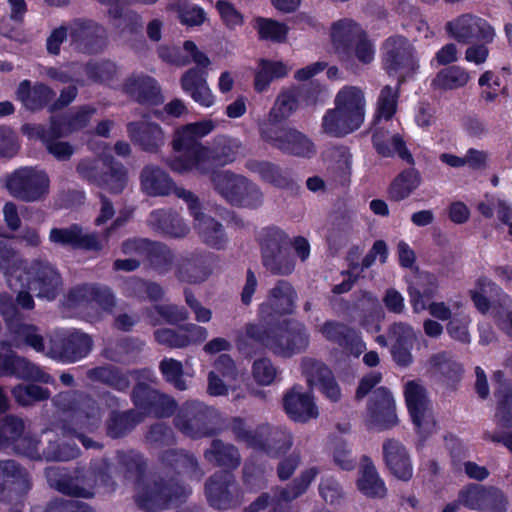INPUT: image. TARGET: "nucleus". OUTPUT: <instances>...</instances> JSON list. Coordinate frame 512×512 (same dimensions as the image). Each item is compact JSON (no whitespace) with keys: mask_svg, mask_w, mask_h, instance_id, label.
Wrapping results in <instances>:
<instances>
[{"mask_svg":"<svg viewBox=\"0 0 512 512\" xmlns=\"http://www.w3.org/2000/svg\"><path fill=\"white\" fill-rule=\"evenodd\" d=\"M118 460L129 477L136 479L135 499L141 508L149 511L165 509L187 499L189 489L174 483L172 479L166 480L156 475L150 480H143L146 463L139 453L121 452L118 454Z\"/></svg>","mask_w":512,"mask_h":512,"instance_id":"nucleus-1","label":"nucleus"},{"mask_svg":"<svg viewBox=\"0 0 512 512\" xmlns=\"http://www.w3.org/2000/svg\"><path fill=\"white\" fill-rule=\"evenodd\" d=\"M53 403L59 409L70 412L68 423L61 427L65 437L79 439L86 449H101L102 445L83 434L94 432L101 423V409L89 395L79 391H66L57 394Z\"/></svg>","mask_w":512,"mask_h":512,"instance_id":"nucleus-2","label":"nucleus"},{"mask_svg":"<svg viewBox=\"0 0 512 512\" xmlns=\"http://www.w3.org/2000/svg\"><path fill=\"white\" fill-rule=\"evenodd\" d=\"M335 107L324 116L325 130L336 136H343L360 128L365 120V92L358 86L346 85L336 94Z\"/></svg>","mask_w":512,"mask_h":512,"instance_id":"nucleus-3","label":"nucleus"},{"mask_svg":"<svg viewBox=\"0 0 512 512\" xmlns=\"http://www.w3.org/2000/svg\"><path fill=\"white\" fill-rule=\"evenodd\" d=\"M216 128L213 120H203L190 123L175 132L172 141L173 149L183 152V157H176L169 161V167L176 172L183 173L192 169L199 172V164L202 162L200 150H206L199 139L208 135Z\"/></svg>","mask_w":512,"mask_h":512,"instance_id":"nucleus-4","label":"nucleus"},{"mask_svg":"<svg viewBox=\"0 0 512 512\" xmlns=\"http://www.w3.org/2000/svg\"><path fill=\"white\" fill-rule=\"evenodd\" d=\"M261 263L272 275L288 276L295 270L291 238L277 227L264 228L259 237Z\"/></svg>","mask_w":512,"mask_h":512,"instance_id":"nucleus-5","label":"nucleus"},{"mask_svg":"<svg viewBox=\"0 0 512 512\" xmlns=\"http://www.w3.org/2000/svg\"><path fill=\"white\" fill-rule=\"evenodd\" d=\"M49 177L32 167L20 168L6 176L5 186L9 193L24 202H36L49 193Z\"/></svg>","mask_w":512,"mask_h":512,"instance_id":"nucleus-6","label":"nucleus"},{"mask_svg":"<svg viewBox=\"0 0 512 512\" xmlns=\"http://www.w3.org/2000/svg\"><path fill=\"white\" fill-rule=\"evenodd\" d=\"M404 396L420 441L424 442L437 430L426 389L417 381H409L405 385Z\"/></svg>","mask_w":512,"mask_h":512,"instance_id":"nucleus-7","label":"nucleus"},{"mask_svg":"<svg viewBox=\"0 0 512 512\" xmlns=\"http://www.w3.org/2000/svg\"><path fill=\"white\" fill-rule=\"evenodd\" d=\"M93 349L92 337L84 332H55L49 339L46 356L63 363H75L89 355Z\"/></svg>","mask_w":512,"mask_h":512,"instance_id":"nucleus-8","label":"nucleus"},{"mask_svg":"<svg viewBox=\"0 0 512 512\" xmlns=\"http://www.w3.org/2000/svg\"><path fill=\"white\" fill-rule=\"evenodd\" d=\"M21 265L26 272L24 278L31 291L36 292L38 298L53 300L62 289V277L58 269L48 260L34 259L30 264L13 263Z\"/></svg>","mask_w":512,"mask_h":512,"instance_id":"nucleus-9","label":"nucleus"},{"mask_svg":"<svg viewBox=\"0 0 512 512\" xmlns=\"http://www.w3.org/2000/svg\"><path fill=\"white\" fill-rule=\"evenodd\" d=\"M214 409L198 401H188L179 409L174 422L175 426L191 438L211 436L215 433L213 420Z\"/></svg>","mask_w":512,"mask_h":512,"instance_id":"nucleus-10","label":"nucleus"},{"mask_svg":"<svg viewBox=\"0 0 512 512\" xmlns=\"http://www.w3.org/2000/svg\"><path fill=\"white\" fill-rule=\"evenodd\" d=\"M259 135L263 141L287 154L310 157L316 152L314 144L303 133L285 124L262 129Z\"/></svg>","mask_w":512,"mask_h":512,"instance_id":"nucleus-11","label":"nucleus"},{"mask_svg":"<svg viewBox=\"0 0 512 512\" xmlns=\"http://www.w3.org/2000/svg\"><path fill=\"white\" fill-rule=\"evenodd\" d=\"M297 300V292L286 280H278L268 290L267 297L258 307V318L265 324H271L278 317L293 312Z\"/></svg>","mask_w":512,"mask_h":512,"instance_id":"nucleus-12","label":"nucleus"},{"mask_svg":"<svg viewBox=\"0 0 512 512\" xmlns=\"http://www.w3.org/2000/svg\"><path fill=\"white\" fill-rule=\"evenodd\" d=\"M106 30L99 23L87 18H76L69 23V41L73 50L93 54L106 44Z\"/></svg>","mask_w":512,"mask_h":512,"instance_id":"nucleus-13","label":"nucleus"},{"mask_svg":"<svg viewBox=\"0 0 512 512\" xmlns=\"http://www.w3.org/2000/svg\"><path fill=\"white\" fill-rule=\"evenodd\" d=\"M272 338L268 342V349L275 354L290 357L299 353L308 345V336L304 327L294 320L277 322L271 327Z\"/></svg>","mask_w":512,"mask_h":512,"instance_id":"nucleus-14","label":"nucleus"},{"mask_svg":"<svg viewBox=\"0 0 512 512\" xmlns=\"http://www.w3.org/2000/svg\"><path fill=\"white\" fill-rule=\"evenodd\" d=\"M32 487L27 471L13 460L0 461V503H19Z\"/></svg>","mask_w":512,"mask_h":512,"instance_id":"nucleus-15","label":"nucleus"},{"mask_svg":"<svg viewBox=\"0 0 512 512\" xmlns=\"http://www.w3.org/2000/svg\"><path fill=\"white\" fill-rule=\"evenodd\" d=\"M243 150V143L235 137L218 135L214 138L212 146L200 150L202 162L199 164V173L208 174L215 171V166H226L236 161Z\"/></svg>","mask_w":512,"mask_h":512,"instance_id":"nucleus-16","label":"nucleus"},{"mask_svg":"<svg viewBox=\"0 0 512 512\" xmlns=\"http://www.w3.org/2000/svg\"><path fill=\"white\" fill-rule=\"evenodd\" d=\"M26 129L30 137L42 141L48 152L58 160L65 161L73 155L74 149L70 143L58 140L67 136L68 133L64 131L62 123L56 117L51 118L48 126L36 125Z\"/></svg>","mask_w":512,"mask_h":512,"instance_id":"nucleus-17","label":"nucleus"},{"mask_svg":"<svg viewBox=\"0 0 512 512\" xmlns=\"http://www.w3.org/2000/svg\"><path fill=\"white\" fill-rule=\"evenodd\" d=\"M49 241L55 245L88 251H100L104 247L103 241L96 233L88 232L78 224L64 228H52L49 233Z\"/></svg>","mask_w":512,"mask_h":512,"instance_id":"nucleus-18","label":"nucleus"},{"mask_svg":"<svg viewBox=\"0 0 512 512\" xmlns=\"http://www.w3.org/2000/svg\"><path fill=\"white\" fill-rule=\"evenodd\" d=\"M68 300L75 307L89 308L98 306L105 312H112L116 299L109 287L97 284H85L73 288L68 294Z\"/></svg>","mask_w":512,"mask_h":512,"instance_id":"nucleus-19","label":"nucleus"},{"mask_svg":"<svg viewBox=\"0 0 512 512\" xmlns=\"http://www.w3.org/2000/svg\"><path fill=\"white\" fill-rule=\"evenodd\" d=\"M161 463L163 465L164 471L158 476L164 477L166 480L172 479L174 483H178L183 486V484L179 483L174 477L169 476L170 471H177L178 473L187 474L190 478L200 481L204 476V471L201 469L197 458L188 452L183 450L176 451L173 449L166 450L161 454ZM185 487V485H184ZM189 489L191 494V489Z\"/></svg>","mask_w":512,"mask_h":512,"instance_id":"nucleus-20","label":"nucleus"},{"mask_svg":"<svg viewBox=\"0 0 512 512\" xmlns=\"http://www.w3.org/2000/svg\"><path fill=\"white\" fill-rule=\"evenodd\" d=\"M447 29L456 40L463 43L474 38L491 42L495 35L493 28L486 20L471 14L461 15L449 22Z\"/></svg>","mask_w":512,"mask_h":512,"instance_id":"nucleus-21","label":"nucleus"},{"mask_svg":"<svg viewBox=\"0 0 512 512\" xmlns=\"http://www.w3.org/2000/svg\"><path fill=\"white\" fill-rule=\"evenodd\" d=\"M366 421L370 427L378 430L387 429L397 424L395 402L387 389L381 387L374 391Z\"/></svg>","mask_w":512,"mask_h":512,"instance_id":"nucleus-22","label":"nucleus"},{"mask_svg":"<svg viewBox=\"0 0 512 512\" xmlns=\"http://www.w3.org/2000/svg\"><path fill=\"white\" fill-rule=\"evenodd\" d=\"M383 63L389 74H399L402 71H409L414 66L412 49L407 40L403 37H391L386 40L383 46Z\"/></svg>","mask_w":512,"mask_h":512,"instance_id":"nucleus-23","label":"nucleus"},{"mask_svg":"<svg viewBox=\"0 0 512 512\" xmlns=\"http://www.w3.org/2000/svg\"><path fill=\"white\" fill-rule=\"evenodd\" d=\"M298 109V88L291 86L281 90L267 116L258 122V130L284 125Z\"/></svg>","mask_w":512,"mask_h":512,"instance_id":"nucleus-24","label":"nucleus"},{"mask_svg":"<svg viewBox=\"0 0 512 512\" xmlns=\"http://www.w3.org/2000/svg\"><path fill=\"white\" fill-rule=\"evenodd\" d=\"M127 133L135 145L149 153L159 152L166 141L164 131L154 122H130L127 125Z\"/></svg>","mask_w":512,"mask_h":512,"instance_id":"nucleus-25","label":"nucleus"},{"mask_svg":"<svg viewBox=\"0 0 512 512\" xmlns=\"http://www.w3.org/2000/svg\"><path fill=\"white\" fill-rule=\"evenodd\" d=\"M283 405L288 416L296 422L305 423L318 416L314 396L310 392H302L296 386L285 394Z\"/></svg>","mask_w":512,"mask_h":512,"instance_id":"nucleus-26","label":"nucleus"},{"mask_svg":"<svg viewBox=\"0 0 512 512\" xmlns=\"http://www.w3.org/2000/svg\"><path fill=\"white\" fill-rule=\"evenodd\" d=\"M234 486V476L226 471H218L210 476L205 482V494L211 506L217 509L231 507Z\"/></svg>","mask_w":512,"mask_h":512,"instance_id":"nucleus-27","label":"nucleus"},{"mask_svg":"<svg viewBox=\"0 0 512 512\" xmlns=\"http://www.w3.org/2000/svg\"><path fill=\"white\" fill-rule=\"evenodd\" d=\"M147 225L153 231L170 238H184L190 231L184 219L170 209L152 211L148 216Z\"/></svg>","mask_w":512,"mask_h":512,"instance_id":"nucleus-28","label":"nucleus"},{"mask_svg":"<svg viewBox=\"0 0 512 512\" xmlns=\"http://www.w3.org/2000/svg\"><path fill=\"white\" fill-rule=\"evenodd\" d=\"M469 294L475 308L482 314H486L495 302L501 306H508L511 302L509 296L486 277L478 278Z\"/></svg>","mask_w":512,"mask_h":512,"instance_id":"nucleus-29","label":"nucleus"},{"mask_svg":"<svg viewBox=\"0 0 512 512\" xmlns=\"http://www.w3.org/2000/svg\"><path fill=\"white\" fill-rule=\"evenodd\" d=\"M45 476L49 486L62 494L91 498V483L90 480H83L85 485L78 486L75 484L74 475L66 468L61 467H48L45 469Z\"/></svg>","mask_w":512,"mask_h":512,"instance_id":"nucleus-30","label":"nucleus"},{"mask_svg":"<svg viewBox=\"0 0 512 512\" xmlns=\"http://www.w3.org/2000/svg\"><path fill=\"white\" fill-rule=\"evenodd\" d=\"M211 273L208 257L200 252L183 256L176 266V277L186 283L197 284L205 281Z\"/></svg>","mask_w":512,"mask_h":512,"instance_id":"nucleus-31","label":"nucleus"},{"mask_svg":"<svg viewBox=\"0 0 512 512\" xmlns=\"http://www.w3.org/2000/svg\"><path fill=\"white\" fill-rule=\"evenodd\" d=\"M181 88L198 104L210 107L214 96L207 83V72L199 68L188 69L180 79Z\"/></svg>","mask_w":512,"mask_h":512,"instance_id":"nucleus-32","label":"nucleus"},{"mask_svg":"<svg viewBox=\"0 0 512 512\" xmlns=\"http://www.w3.org/2000/svg\"><path fill=\"white\" fill-rule=\"evenodd\" d=\"M439 290L438 278L428 272H420L415 281L409 284V302L415 313L426 310L427 302L434 298Z\"/></svg>","mask_w":512,"mask_h":512,"instance_id":"nucleus-33","label":"nucleus"},{"mask_svg":"<svg viewBox=\"0 0 512 512\" xmlns=\"http://www.w3.org/2000/svg\"><path fill=\"white\" fill-rule=\"evenodd\" d=\"M31 448L26 452L31 459H42L46 461H69L79 456L80 450L75 444L66 443L58 439H48L47 445L40 452V442L30 440Z\"/></svg>","mask_w":512,"mask_h":512,"instance_id":"nucleus-34","label":"nucleus"},{"mask_svg":"<svg viewBox=\"0 0 512 512\" xmlns=\"http://www.w3.org/2000/svg\"><path fill=\"white\" fill-rule=\"evenodd\" d=\"M363 28L351 19H343L332 25L330 37L336 51L350 56L355 42L364 35Z\"/></svg>","mask_w":512,"mask_h":512,"instance_id":"nucleus-35","label":"nucleus"},{"mask_svg":"<svg viewBox=\"0 0 512 512\" xmlns=\"http://www.w3.org/2000/svg\"><path fill=\"white\" fill-rule=\"evenodd\" d=\"M123 90L139 103L155 104L160 97L156 80L142 73L129 76L123 84Z\"/></svg>","mask_w":512,"mask_h":512,"instance_id":"nucleus-36","label":"nucleus"},{"mask_svg":"<svg viewBox=\"0 0 512 512\" xmlns=\"http://www.w3.org/2000/svg\"><path fill=\"white\" fill-rule=\"evenodd\" d=\"M140 185L144 193L149 196H167L173 190V182L169 175L161 168L149 164L140 172Z\"/></svg>","mask_w":512,"mask_h":512,"instance_id":"nucleus-37","label":"nucleus"},{"mask_svg":"<svg viewBox=\"0 0 512 512\" xmlns=\"http://www.w3.org/2000/svg\"><path fill=\"white\" fill-rule=\"evenodd\" d=\"M383 453L386 465L392 474L401 480H408L412 476V465L406 449L396 440H388L383 444Z\"/></svg>","mask_w":512,"mask_h":512,"instance_id":"nucleus-38","label":"nucleus"},{"mask_svg":"<svg viewBox=\"0 0 512 512\" xmlns=\"http://www.w3.org/2000/svg\"><path fill=\"white\" fill-rule=\"evenodd\" d=\"M8 331L16 347L25 345L36 352L46 354L44 338L37 326L27 323L20 318L9 322Z\"/></svg>","mask_w":512,"mask_h":512,"instance_id":"nucleus-39","label":"nucleus"},{"mask_svg":"<svg viewBox=\"0 0 512 512\" xmlns=\"http://www.w3.org/2000/svg\"><path fill=\"white\" fill-rule=\"evenodd\" d=\"M17 99L31 111L42 109L55 97V92L42 83H36L31 87L29 80L20 82L16 91Z\"/></svg>","mask_w":512,"mask_h":512,"instance_id":"nucleus-40","label":"nucleus"},{"mask_svg":"<svg viewBox=\"0 0 512 512\" xmlns=\"http://www.w3.org/2000/svg\"><path fill=\"white\" fill-rule=\"evenodd\" d=\"M203 456L210 464L226 469L234 470L241 464L239 450L234 445L220 439H214L210 447L204 451Z\"/></svg>","mask_w":512,"mask_h":512,"instance_id":"nucleus-41","label":"nucleus"},{"mask_svg":"<svg viewBox=\"0 0 512 512\" xmlns=\"http://www.w3.org/2000/svg\"><path fill=\"white\" fill-rule=\"evenodd\" d=\"M194 227L202 241L214 248H222L227 239L223 225L203 212L195 213Z\"/></svg>","mask_w":512,"mask_h":512,"instance_id":"nucleus-42","label":"nucleus"},{"mask_svg":"<svg viewBox=\"0 0 512 512\" xmlns=\"http://www.w3.org/2000/svg\"><path fill=\"white\" fill-rule=\"evenodd\" d=\"M143 420L144 413L136 409L123 412L112 411L106 421V434L111 438L123 437Z\"/></svg>","mask_w":512,"mask_h":512,"instance_id":"nucleus-43","label":"nucleus"},{"mask_svg":"<svg viewBox=\"0 0 512 512\" xmlns=\"http://www.w3.org/2000/svg\"><path fill=\"white\" fill-rule=\"evenodd\" d=\"M75 484L78 486L85 485L84 481L81 480H90L91 483V497L94 496V488L98 485L103 486H112V477H111V465L105 459H100L91 463V466L88 470L77 468L73 472Z\"/></svg>","mask_w":512,"mask_h":512,"instance_id":"nucleus-44","label":"nucleus"},{"mask_svg":"<svg viewBox=\"0 0 512 512\" xmlns=\"http://www.w3.org/2000/svg\"><path fill=\"white\" fill-rule=\"evenodd\" d=\"M359 474L356 485L362 494L368 497H383L386 494L385 484L369 458L362 459Z\"/></svg>","mask_w":512,"mask_h":512,"instance_id":"nucleus-45","label":"nucleus"},{"mask_svg":"<svg viewBox=\"0 0 512 512\" xmlns=\"http://www.w3.org/2000/svg\"><path fill=\"white\" fill-rule=\"evenodd\" d=\"M208 175L213 191L228 204H231L244 175L231 170H216L208 173Z\"/></svg>","mask_w":512,"mask_h":512,"instance_id":"nucleus-46","label":"nucleus"},{"mask_svg":"<svg viewBox=\"0 0 512 512\" xmlns=\"http://www.w3.org/2000/svg\"><path fill=\"white\" fill-rule=\"evenodd\" d=\"M5 277L9 288L17 293L16 301L18 305L24 309H32L34 300L24 279L26 277L25 269L21 265H12L5 272Z\"/></svg>","mask_w":512,"mask_h":512,"instance_id":"nucleus-47","label":"nucleus"},{"mask_svg":"<svg viewBox=\"0 0 512 512\" xmlns=\"http://www.w3.org/2000/svg\"><path fill=\"white\" fill-rule=\"evenodd\" d=\"M259 431H265L263 435H259L261 444L256 445V449L271 452H286L292 446V437L287 431L263 425L259 427Z\"/></svg>","mask_w":512,"mask_h":512,"instance_id":"nucleus-48","label":"nucleus"},{"mask_svg":"<svg viewBox=\"0 0 512 512\" xmlns=\"http://www.w3.org/2000/svg\"><path fill=\"white\" fill-rule=\"evenodd\" d=\"M10 372L25 380H33L46 384L54 382L53 377L46 373L40 366L21 356H9V373Z\"/></svg>","mask_w":512,"mask_h":512,"instance_id":"nucleus-49","label":"nucleus"},{"mask_svg":"<svg viewBox=\"0 0 512 512\" xmlns=\"http://www.w3.org/2000/svg\"><path fill=\"white\" fill-rule=\"evenodd\" d=\"M373 143L376 150L383 156L398 154L400 158L413 163V157L406 149L402 138L398 134L387 136L384 132L376 129L373 135Z\"/></svg>","mask_w":512,"mask_h":512,"instance_id":"nucleus-50","label":"nucleus"},{"mask_svg":"<svg viewBox=\"0 0 512 512\" xmlns=\"http://www.w3.org/2000/svg\"><path fill=\"white\" fill-rule=\"evenodd\" d=\"M175 262L174 252L164 243L154 241L146 258L147 267L157 275H166Z\"/></svg>","mask_w":512,"mask_h":512,"instance_id":"nucleus-51","label":"nucleus"},{"mask_svg":"<svg viewBox=\"0 0 512 512\" xmlns=\"http://www.w3.org/2000/svg\"><path fill=\"white\" fill-rule=\"evenodd\" d=\"M263 201L264 196L260 187L244 176L230 205L238 208L257 209L262 206Z\"/></svg>","mask_w":512,"mask_h":512,"instance_id":"nucleus-52","label":"nucleus"},{"mask_svg":"<svg viewBox=\"0 0 512 512\" xmlns=\"http://www.w3.org/2000/svg\"><path fill=\"white\" fill-rule=\"evenodd\" d=\"M470 80L469 72L460 66H450L440 70L432 81L435 89L444 91L457 90L464 87Z\"/></svg>","mask_w":512,"mask_h":512,"instance_id":"nucleus-53","label":"nucleus"},{"mask_svg":"<svg viewBox=\"0 0 512 512\" xmlns=\"http://www.w3.org/2000/svg\"><path fill=\"white\" fill-rule=\"evenodd\" d=\"M421 184L419 172L413 168L399 174L389 188V196L395 201L409 197Z\"/></svg>","mask_w":512,"mask_h":512,"instance_id":"nucleus-54","label":"nucleus"},{"mask_svg":"<svg viewBox=\"0 0 512 512\" xmlns=\"http://www.w3.org/2000/svg\"><path fill=\"white\" fill-rule=\"evenodd\" d=\"M289 70L290 68H288L286 64L281 61L272 62L262 60L254 80L256 91L263 92L268 88L274 79L285 77Z\"/></svg>","mask_w":512,"mask_h":512,"instance_id":"nucleus-55","label":"nucleus"},{"mask_svg":"<svg viewBox=\"0 0 512 512\" xmlns=\"http://www.w3.org/2000/svg\"><path fill=\"white\" fill-rule=\"evenodd\" d=\"M360 255L359 248H354L350 251L348 261L350 262L349 277L357 278L363 269L369 268L379 257L380 262L384 263L387 259V247L383 241H376L369 251V253L362 260V267L359 270L358 264L355 263V259Z\"/></svg>","mask_w":512,"mask_h":512,"instance_id":"nucleus-56","label":"nucleus"},{"mask_svg":"<svg viewBox=\"0 0 512 512\" xmlns=\"http://www.w3.org/2000/svg\"><path fill=\"white\" fill-rule=\"evenodd\" d=\"M331 329L336 331V340L339 345L352 355L357 357L366 349L365 343L354 330L344 326L327 325L322 327V334L326 333L330 337Z\"/></svg>","mask_w":512,"mask_h":512,"instance_id":"nucleus-57","label":"nucleus"},{"mask_svg":"<svg viewBox=\"0 0 512 512\" xmlns=\"http://www.w3.org/2000/svg\"><path fill=\"white\" fill-rule=\"evenodd\" d=\"M398 86L399 83L395 86H385L380 91V94L376 103V113H375V124L378 125L381 120L388 121L390 120L397 110L398 103Z\"/></svg>","mask_w":512,"mask_h":512,"instance_id":"nucleus-58","label":"nucleus"},{"mask_svg":"<svg viewBox=\"0 0 512 512\" xmlns=\"http://www.w3.org/2000/svg\"><path fill=\"white\" fill-rule=\"evenodd\" d=\"M428 371L435 376L452 378L462 372V366L446 352H439L430 357L427 362Z\"/></svg>","mask_w":512,"mask_h":512,"instance_id":"nucleus-59","label":"nucleus"},{"mask_svg":"<svg viewBox=\"0 0 512 512\" xmlns=\"http://www.w3.org/2000/svg\"><path fill=\"white\" fill-rule=\"evenodd\" d=\"M109 164L110 161L103 159H83L78 163L76 171L81 178L97 186L103 183L102 176H107Z\"/></svg>","mask_w":512,"mask_h":512,"instance_id":"nucleus-60","label":"nucleus"},{"mask_svg":"<svg viewBox=\"0 0 512 512\" xmlns=\"http://www.w3.org/2000/svg\"><path fill=\"white\" fill-rule=\"evenodd\" d=\"M95 113L96 108L90 105H83L72 110L69 114L62 118H56L62 123V128H64V131L70 134L85 128Z\"/></svg>","mask_w":512,"mask_h":512,"instance_id":"nucleus-61","label":"nucleus"},{"mask_svg":"<svg viewBox=\"0 0 512 512\" xmlns=\"http://www.w3.org/2000/svg\"><path fill=\"white\" fill-rule=\"evenodd\" d=\"M499 494L496 489H484L479 485H472L460 493L459 502L469 508L477 509L489 503L493 497H497Z\"/></svg>","mask_w":512,"mask_h":512,"instance_id":"nucleus-62","label":"nucleus"},{"mask_svg":"<svg viewBox=\"0 0 512 512\" xmlns=\"http://www.w3.org/2000/svg\"><path fill=\"white\" fill-rule=\"evenodd\" d=\"M254 28L260 39L273 42H284L288 33V27L284 23L269 18H256Z\"/></svg>","mask_w":512,"mask_h":512,"instance_id":"nucleus-63","label":"nucleus"},{"mask_svg":"<svg viewBox=\"0 0 512 512\" xmlns=\"http://www.w3.org/2000/svg\"><path fill=\"white\" fill-rule=\"evenodd\" d=\"M478 211L486 218L494 215L497 209L498 217L503 223H508L512 219V207L505 200L493 195H486L477 206Z\"/></svg>","mask_w":512,"mask_h":512,"instance_id":"nucleus-64","label":"nucleus"}]
</instances>
